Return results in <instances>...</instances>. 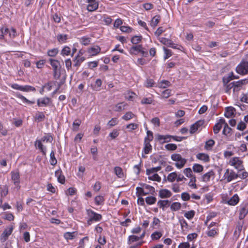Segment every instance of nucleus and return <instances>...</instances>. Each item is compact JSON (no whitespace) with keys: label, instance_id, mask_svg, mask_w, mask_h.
<instances>
[{"label":"nucleus","instance_id":"79ce46f5","mask_svg":"<svg viewBox=\"0 0 248 248\" xmlns=\"http://www.w3.org/2000/svg\"><path fill=\"white\" fill-rule=\"evenodd\" d=\"M161 169V167L160 166H158L156 167L152 168L151 169H147L146 170V174L148 175H150L152 173L154 172H156L159 171Z\"/></svg>","mask_w":248,"mask_h":248},{"label":"nucleus","instance_id":"c03bdc74","mask_svg":"<svg viewBox=\"0 0 248 248\" xmlns=\"http://www.w3.org/2000/svg\"><path fill=\"white\" fill-rule=\"evenodd\" d=\"M177 177L176 172H173L170 173L167 176V180L170 182H173Z\"/></svg>","mask_w":248,"mask_h":248},{"label":"nucleus","instance_id":"09e8293b","mask_svg":"<svg viewBox=\"0 0 248 248\" xmlns=\"http://www.w3.org/2000/svg\"><path fill=\"white\" fill-rule=\"evenodd\" d=\"M57 40L59 42L61 43H63L66 42L67 38V35L66 34H60L57 35Z\"/></svg>","mask_w":248,"mask_h":248},{"label":"nucleus","instance_id":"bf43d9fd","mask_svg":"<svg viewBox=\"0 0 248 248\" xmlns=\"http://www.w3.org/2000/svg\"><path fill=\"white\" fill-rule=\"evenodd\" d=\"M148 178L150 180L155 181L158 182H160L161 180V177L157 173H155L152 176L149 175Z\"/></svg>","mask_w":248,"mask_h":248},{"label":"nucleus","instance_id":"4d7b16f0","mask_svg":"<svg viewBox=\"0 0 248 248\" xmlns=\"http://www.w3.org/2000/svg\"><path fill=\"white\" fill-rule=\"evenodd\" d=\"M153 132L150 130H147V136L144 138V141L150 142L153 140Z\"/></svg>","mask_w":248,"mask_h":248},{"label":"nucleus","instance_id":"5fc2aeb1","mask_svg":"<svg viewBox=\"0 0 248 248\" xmlns=\"http://www.w3.org/2000/svg\"><path fill=\"white\" fill-rule=\"evenodd\" d=\"M141 36H134L131 38V42L133 44L137 45L141 41Z\"/></svg>","mask_w":248,"mask_h":248},{"label":"nucleus","instance_id":"a211bd4d","mask_svg":"<svg viewBox=\"0 0 248 248\" xmlns=\"http://www.w3.org/2000/svg\"><path fill=\"white\" fill-rule=\"evenodd\" d=\"M34 145L36 148H38L40 150L43 155H46V147L44 146L42 143V140H36L35 142Z\"/></svg>","mask_w":248,"mask_h":248},{"label":"nucleus","instance_id":"7ed1b4c3","mask_svg":"<svg viewBox=\"0 0 248 248\" xmlns=\"http://www.w3.org/2000/svg\"><path fill=\"white\" fill-rule=\"evenodd\" d=\"M87 212L90 217L87 221V223L89 225H91L92 221H99L102 218V216L101 214H98L91 209L87 210Z\"/></svg>","mask_w":248,"mask_h":248},{"label":"nucleus","instance_id":"c9c22d12","mask_svg":"<svg viewBox=\"0 0 248 248\" xmlns=\"http://www.w3.org/2000/svg\"><path fill=\"white\" fill-rule=\"evenodd\" d=\"M169 202V200H159L157 202V205L159 208H162V210L164 211L165 207L168 206Z\"/></svg>","mask_w":248,"mask_h":248},{"label":"nucleus","instance_id":"473e14b6","mask_svg":"<svg viewBox=\"0 0 248 248\" xmlns=\"http://www.w3.org/2000/svg\"><path fill=\"white\" fill-rule=\"evenodd\" d=\"M215 142L214 140L210 139L206 141L204 148L207 150H212L213 147L215 145Z\"/></svg>","mask_w":248,"mask_h":248},{"label":"nucleus","instance_id":"f3484780","mask_svg":"<svg viewBox=\"0 0 248 248\" xmlns=\"http://www.w3.org/2000/svg\"><path fill=\"white\" fill-rule=\"evenodd\" d=\"M55 176L57 178L58 181L62 184L65 183V177L62 174V170L60 169L55 172Z\"/></svg>","mask_w":248,"mask_h":248},{"label":"nucleus","instance_id":"6e6552de","mask_svg":"<svg viewBox=\"0 0 248 248\" xmlns=\"http://www.w3.org/2000/svg\"><path fill=\"white\" fill-rule=\"evenodd\" d=\"M248 213V203L241 204L239 211V219H243Z\"/></svg>","mask_w":248,"mask_h":248},{"label":"nucleus","instance_id":"7c9ffc66","mask_svg":"<svg viewBox=\"0 0 248 248\" xmlns=\"http://www.w3.org/2000/svg\"><path fill=\"white\" fill-rule=\"evenodd\" d=\"M150 142L144 141L143 152L145 154H148L152 149V146L150 143Z\"/></svg>","mask_w":248,"mask_h":248},{"label":"nucleus","instance_id":"13d9d810","mask_svg":"<svg viewBox=\"0 0 248 248\" xmlns=\"http://www.w3.org/2000/svg\"><path fill=\"white\" fill-rule=\"evenodd\" d=\"M186 160L185 158L182 159L180 161H178L175 163V166L178 169L182 168L186 163Z\"/></svg>","mask_w":248,"mask_h":248},{"label":"nucleus","instance_id":"864d4df0","mask_svg":"<svg viewBox=\"0 0 248 248\" xmlns=\"http://www.w3.org/2000/svg\"><path fill=\"white\" fill-rule=\"evenodd\" d=\"M144 188L142 187H136V190H137V196L138 197L140 196V195H147V193H145V191L144 190Z\"/></svg>","mask_w":248,"mask_h":248},{"label":"nucleus","instance_id":"412c9836","mask_svg":"<svg viewBox=\"0 0 248 248\" xmlns=\"http://www.w3.org/2000/svg\"><path fill=\"white\" fill-rule=\"evenodd\" d=\"M85 59L84 57L80 56L79 55H78L73 60L74 66L78 67L81 65V63L85 61Z\"/></svg>","mask_w":248,"mask_h":248},{"label":"nucleus","instance_id":"b1692460","mask_svg":"<svg viewBox=\"0 0 248 248\" xmlns=\"http://www.w3.org/2000/svg\"><path fill=\"white\" fill-rule=\"evenodd\" d=\"M196 157L204 162H208L210 161V158L208 155L204 153H199L196 155Z\"/></svg>","mask_w":248,"mask_h":248},{"label":"nucleus","instance_id":"49530a36","mask_svg":"<svg viewBox=\"0 0 248 248\" xmlns=\"http://www.w3.org/2000/svg\"><path fill=\"white\" fill-rule=\"evenodd\" d=\"M156 201V198L154 196H149L145 198V202L148 205L154 204Z\"/></svg>","mask_w":248,"mask_h":248},{"label":"nucleus","instance_id":"72a5a7b5","mask_svg":"<svg viewBox=\"0 0 248 248\" xmlns=\"http://www.w3.org/2000/svg\"><path fill=\"white\" fill-rule=\"evenodd\" d=\"M232 129L230 128L227 123L225 122L224 124V128L222 131L223 134L226 136H230L231 134Z\"/></svg>","mask_w":248,"mask_h":248},{"label":"nucleus","instance_id":"a878e982","mask_svg":"<svg viewBox=\"0 0 248 248\" xmlns=\"http://www.w3.org/2000/svg\"><path fill=\"white\" fill-rule=\"evenodd\" d=\"M243 225V222H238L236 225L235 230L234 232V235L238 237L239 235L240 234V233L241 232L242 227Z\"/></svg>","mask_w":248,"mask_h":248},{"label":"nucleus","instance_id":"f704fd0d","mask_svg":"<svg viewBox=\"0 0 248 248\" xmlns=\"http://www.w3.org/2000/svg\"><path fill=\"white\" fill-rule=\"evenodd\" d=\"M115 174L120 178H122L124 176V172L122 169L120 167H115L114 169Z\"/></svg>","mask_w":248,"mask_h":248},{"label":"nucleus","instance_id":"4be33fe9","mask_svg":"<svg viewBox=\"0 0 248 248\" xmlns=\"http://www.w3.org/2000/svg\"><path fill=\"white\" fill-rule=\"evenodd\" d=\"M99 3L96 0L92 3H89L87 6V9L89 12H93L97 10L98 8Z\"/></svg>","mask_w":248,"mask_h":248},{"label":"nucleus","instance_id":"dca6fc26","mask_svg":"<svg viewBox=\"0 0 248 248\" xmlns=\"http://www.w3.org/2000/svg\"><path fill=\"white\" fill-rule=\"evenodd\" d=\"M101 48L98 46L88 48L87 52L91 56H95L100 52Z\"/></svg>","mask_w":248,"mask_h":248},{"label":"nucleus","instance_id":"774afa93","mask_svg":"<svg viewBox=\"0 0 248 248\" xmlns=\"http://www.w3.org/2000/svg\"><path fill=\"white\" fill-rule=\"evenodd\" d=\"M163 50L165 52V56L164 57L165 60L168 59L172 55V52L171 50L168 49L165 47H163Z\"/></svg>","mask_w":248,"mask_h":248},{"label":"nucleus","instance_id":"ddd939ff","mask_svg":"<svg viewBox=\"0 0 248 248\" xmlns=\"http://www.w3.org/2000/svg\"><path fill=\"white\" fill-rule=\"evenodd\" d=\"M160 42L164 45H168L169 47H172L173 48H177L176 45L175 44L173 41L171 40L162 37L159 39Z\"/></svg>","mask_w":248,"mask_h":248},{"label":"nucleus","instance_id":"0eeeda50","mask_svg":"<svg viewBox=\"0 0 248 248\" xmlns=\"http://www.w3.org/2000/svg\"><path fill=\"white\" fill-rule=\"evenodd\" d=\"M52 104V100L48 97H44L37 100V106L39 107L49 106Z\"/></svg>","mask_w":248,"mask_h":248},{"label":"nucleus","instance_id":"c85d7f7f","mask_svg":"<svg viewBox=\"0 0 248 248\" xmlns=\"http://www.w3.org/2000/svg\"><path fill=\"white\" fill-rule=\"evenodd\" d=\"M49 61L50 62V65L52 67L53 70L61 68L60 62L58 60L50 59Z\"/></svg>","mask_w":248,"mask_h":248},{"label":"nucleus","instance_id":"ea45409f","mask_svg":"<svg viewBox=\"0 0 248 248\" xmlns=\"http://www.w3.org/2000/svg\"><path fill=\"white\" fill-rule=\"evenodd\" d=\"M16 96L17 98L21 99L22 100V101L24 103H28L29 104H33L34 103V101H30V100H28L25 96H24L23 95H22V94H21L19 93H17L16 94Z\"/></svg>","mask_w":248,"mask_h":248},{"label":"nucleus","instance_id":"de8ad7c7","mask_svg":"<svg viewBox=\"0 0 248 248\" xmlns=\"http://www.w3.org/2000/svg\"><path fill=\"white\" fill-rule=\"evenodd\" d=\"M57 163V161L55 157L54 151L52 150L50 154V163L51 165L54 166Z\"/></svg>","mask_w":248,"mask_h":248},{"label":"nucleus","instance_id":"e433bc0d","mask_svg":"<svg viewBox=\"0 0 248 248\" xmlns=\"http://www.w3.org/2000/svg\"><path fill=\"white\" fill-rule=\"evenodd\" d=\"M181 204L178 202H173L170 205V210L172 211H177L179 210L181 208Z\"/></svg>","mask_w":248,"mask_h":248},{"label":"nucleus","instance_id":"9b49d317","mask_svg":"<svg viewBox=\"0 0 248 248\" xmlns=\"http://www.w3.org/2000/svg\"><path fill=\"white\" fill-rule=\"evenodd\" d=\"M13 232V228L11 227L8 230L6 229L4 231L0 237V240L1 242H4L7 240L9 235H11Z\"/></svg>","mask_w":248,"mask_h":248},{"label":"nucleus","instance_id":"603ef678","mask_svg":"<svg viewBox=\"0 0 248 248\" xmlns=\"http://www.w3.org/2000/svg\"><path fill=\"white\" fill-rule=\"evenodd\" d=\"M59 50L57 48H54L47 51L48 56L52 57H55L58 53Z\"/></svg>","mask_w":248,"mask_h":248},{"label":"nucleus","instance_id":"1a4fd4ad","mask_svg":"<svg viewBox=\"0 0 248 248\" xmlns=\"http://www.w3.org/2000/svg\"><path fill=\"white\" fill-rule=\"evenodd\" d=\"M204 123L203 120H199L192 124L190 127V133L191 134L194 133L204 124Z\"/></svg>","mask_w":248,"mask_h":248},{"label":"nucleus","instance_id":"680f3d73","mask_svg":"<svg viewBox=\"0 0 248 248\" xmlns=\"http://www.w3.org/2000/svg\"><path fill=\"white\" fill-rule=\"evenodd\" d=\"M40 140H42V142H52L53 140V137L50 134H48L46 136H43Z\"/></svg>","mask_w":248,"mask_h":248},{"label":"nucleus","instance_id":"9d476101","mask_svg":"<svg viewBox=\"0 0 248 248\" xmlns=\"http://www.w3.org/2000/svg\"><path fill=\"white\" fill-rule=\"evenodd\" d=\"M225 123V120L224 118H220L219 121L215 124L213 127L214 133L215 134H217L221 130L222 125Z\"/></svg>","mask_w":248,"mask_h":248},{"label":"nucleus","instance_id":"4468645a","mask_svg":"<svg viewBox=\"0 0 248 248\" xmlns=\"http://www.w3.org/2000/svg\"><path fill=\"white\" fill-rule=\"evenodd\" d=\"M156 137L157 140L161 143L170 142L171 139V136L169 135H162L158 134Z\"/></svg>","mask_w":248,"mask_h":248},{"label":"nucleus","instance_id":"69168bd1","mask_svg":"<svg viewBox=\"0 0 248 248\" xmlns=\"http://www.w3.org/2000/svg\"><path fill=\"white\" fill-rule=\"evenodd\" d=\"M184 173L186 175V177L190 178L194 175H193L192 170L190 168H187L184 170Z\"/></svg>","mask_w":248,"mask_h":248},{"label":"nucleus","instance_id":"5701e85b","mask_svg":"<svg viewBox=\"0 0 248 248\" xmlns=\"http://www.w3.org/2000/svg\"><path fill=\"white\" fill-rule=\"evenodd\" d=\"M239 201V198L237 194H234L227 202L228 204L234 206L236 205Z\"/></svg>","mask_w":248,"mask_h":248},{"label":"nucleus","instance_id":"39448f33","mask_svg":"<svg viewBox=\"0 0 248 248\" xmlns=\"http://www.w3.org/2000/svg\"><path fill=\"white\" fill-rule=\"evenodd\" d=\"M233 73H231V75L228 76L227 77H223V82L224 84L225 87V92L226 93H230V90L233 88L234 84H233L232 82H231L228 84V83L231 80L233 79L232 77V76Z\"/></svg>","mask_w":248,"mask_h":248},{"label":"nucleus","instance_id":"aec40b11","mask_svg":"<svg viewBox=\"0 0 248 248\" xmlns=\"http://www.w3.org/2000/svg\"><path fill=\"white\" fill-rule=\"evenodd\" d=\"M171 195V192L167 189H161L159 191V196L161 198H170Z\"/></svg>","mask_w":248,"mask_h":248},{"label":"nucleus","instance_id":"338daca9","mask_svg":"<svg viewBox=\"0 0 248 248\" xmlns=\"http://www.w3.org/2000/svg\"><path fill=\"white\" fill-rule=\"evenodd\" d=\"M171 158L173 161L177 162L180 161L184 158H183L181 155L178 154H173L171 155Z\"/></svg>","mask_w":248,"mask_h":248},{"label":"nucleus","instance_id":"393cba45","mask_svg":"<svg viewBox=\"0 0 248 248\" xmlns=\"http://www.w3.org/2000/svg\"><path fill=\"white\" fill-rule=\"evenodd\" d=\"M234 108L232 107H227L225 109L224 116L227 118L232 117L234 114Z\"/></svg>","mask_w":248,"mask_h":248},{"label":"nucleus","instance_id":"a18cd8bd","mask_svg":"<svg viewBox=\"0 0 248 248\" xmlns=\"http://www.w3.org/2000/svg\"><path fill=\"white\" fill-rule=\"evenodd\" d=\"M135 115L131 111L127 112L124 115H123L122 118L125 121H128L131 119L134 118Z\"/></svg>","mask_w":248,"mask_h":248},{"label":"nucleus","instance_id":"2f4dec72","mask_svg":"<svg viewBox=\"0 0 248 248\" xmlns=\"http://www.w3.org/2000/svg\"><path fill=\"white\" fill-rule=\"evenodd\" d=\"M105 199L103 196L98 195L94 198V202L97 205H103L104 203Z\"/></svg>","mask_w":248,"mask_h":248},{"label":"nucleus","instance_id":"a19ab883","mask_svg":"<svg viewBox=\"0 0 248 248\" xmlns=\"http://www.w3.org/2000/svg\"><path fill=\"white\" fill-rule=\"evenodd\" d=\"M192 169L195 172L200 173L203 171V167L199 164H194L193 166Z\"/></svg>","mask_w":248,"mask_h":248},{"label":"nucleus","instance_id":"e2e57ef3","mask_svg":"<svg viewBox=\"0 0 248 248\" xmlns=\"http://www.w3.org/2000/svg\"><path fill=\"white\" fill-rule=\"evenodd\" d=\"M139 240V236H136L134 235H131L128 237L127 243L129 245H130L131 243H132L134 242L138 241Z\"/></svg>","mask_w":248,"mask_h":248},{"label":"nucleus","instance_id":"37998d69","mask_svg":"<svg viewBox=\"0 0 248 248\" xmlns=\"http://www.w3.org/2000/svg\"><path fill=\"white\" fill-rule=\"evenodd\" d=\"M102 83V82L100 79H97L95 82L94 85L93 86V90L96 91H100Z\"/></svg>","mask_w":248,"mask_h":248},{"label":"nucleus","instance_id":"052dcab7","mask_svg":"<svg viewBox=\"0 0 248 248\" xmlns=\"http://www.w3.org/2000/svg\"><path fill=\"white\" fill-rule=\"evenodd\" d=\"M162 236V233L160 232L156 231L151 234V237L153 240H158Z\"/></svg>","mask_w":248,"mask_h":248},{"label":"nucleus","instance_id":"423d86ee","mask_svg":"<svg viewBox=\"0 0 248 248\" xmlns=\"http://www.w3.org/2000/svg\"><path fill=\"white\" fill-rule=\"evenodd\" d=\"M11 179L14 183V185L19 188L20 183V174L18 170L12 171L11 172Z\"/></svg>","mask_w":248,"mask_h":248},{"label":"nucleus","instance_id":"bb28decb","mask_svg":"<svg viewBox=\"0 0 248 248\" xmlns=\"http://www.w3.org/2000/svg\"><path fill=\"white\" fill-rule=\"evenodd\" d=\"M45 115L43 112H38L34 116V118L35 121L37 122L43 121L45 120Z\"/></svg>","mask_w":248,"mask_h":248},{"label":"nucleus","instance_id":"3c124183","mask_svg":"<svg viewBox=\"0 0 248 248\" xmlns=\"http://www.w3.org/2000/svg\"><path fill=\"white\" fill-rule=\"evenodd\" d=\"M36 91L35 88L30 85H25L22 86V92H35Z\"/></svg>","mask_w":248,"mask_h":248},{"label":"nucleus","instance_id":"6ab92c4d","mask_svg":"<svg viewBox=\"0 0 248 248\" xmlns=\"http://www.w3.org/2000/svg\"><path fill=\"white\" fill-rule=\"evenodd\" d=\"M142 45H138L132 46L129 49V52L131 55H137L140 53L142 48Z\"/></svg>","mask_w":248,"mask_h":248},{"label":"nucleus","instance_id":"0e129e2a","mask_svg":"<svg viewBox=\"0 0 248 248\" xmlns=\"http://www.w3.org/2000/svg\"><path fill=\"white\" fill-rule=\"evenodd\" d=\"M70 48L67 46H65L62 48L61 51V55L62 56H68L69 55H70Z\"/></svg>","mask_w":248,"mask_h":248},{"label":"nucleus","instance_id":"c756f323","mask_svg":"<svg viewBox=\"0 0 248 248\" xmlns=\"http://www.w3.org/2000/svg\"><path fill=\"white\" fill-rule=\"evenodd\" d=\"M161 16L159 15H156L152 19L150 25L153 27H156L160 21Z\"/></svg>","mask_w":248,"mask_h":248},{"label":"nucleus","instance_id":"2eb2a0df","mask_svg":"<svg viewBox=\"0 0 248 248\" xmlns=\"http://www.w3.org/2000/svg\"><path fill=\"white\" fill-rule=\"evenodd\" d=\"M139 185L147 190L145 193H147V195H154L155 193V189L153 186L143 183H140Z\"/></svg>","mask_w":248,"mask_h":248},{"label":"nucleus","instance_id":"4c0bfd02","mask_svg":"<svg viewBox=\"0 0 248 248\" xmlns=\"http://www.w3.org/2000/svg\"><path fill=\"white\" fill-rule=\"evenodd\" d=\"M91 40L90 37L83 36L79 39V42L84 46H87L90 44Z\"/></svg>","mask_w":248,"mask_h":248},{"label":"nucleus","instance_id":"6e6d98bb","mask_svg":"<svg viewBox=\"0 0 248 248\" xmlns=\"http://www.w3.org/2000/svg\"><path fill=\"white\" fill-rule=\"evenodd\" d=\"M53 76L54 79L57 80L59 79L61 76V68L54 69L53 70Z\"/></svg>","mask_w":248,"mask_h":248},{"label":"nucleus","instance_id":"cd10ccee","mask_svg":"<svg viewBox=\"0 0 248 248\" xmlns=\"http://www.w3.org/2000/svg\"><path fill=\"white\" fill-rule=\"evenodd\" d=\"M127 106V104L124 102H121L118 103L115 106L114 110L115 111L119 112L125 109V107Z\"/></svg>","mask_w":248,"mask_h":248},{"label":"nucleus","instance_id":"8fccbe9b","mask_svg":"<svg viewBox=\"0 0 248 248\" xmlns=\"http://www.w3.org/2000/svg\"><path fill=\"white\" fill-rule=\"evenodd\" d=\"M190 178L191 179L188 183V186L192 188L196 189L197 186L196 184V178L195 176L194 175Z\"/></svg>","mask_w":248,"mask_h":248},{"label":"nucleus","instance_id":"f03ea898","mask_svg":"<svg viewBox=\"0 0 248 248\" xmlns=\"http://www.w3.org/2000/svg\"><path fill=\"white\" fill-rule=\"evenodd\" d=\"M243 163V161L238 157H232L229 162V164L237 170L238 172L244 170V167Z\"/></svg>","mask_w":248,"mask_h":248},{"label":"nucleus","instance_id":"58836bf2","mask_svg":"<svg viewBox=\"0 0 248 248\" xmlns=\"http://www.w3.org/2000/svg\"><path fill=\"white\" fill-rule=\"evenodd\" d=\"M209 230L206 232L207 235L209 237H214L218 234V230L217 229H208Z\"/></svg>","mask_w":248,"mask_h":248},{"label":"nucleus","instance_id":"f257e3e1","mask_svg":"<svg viewBox=\"0 0 248 248\" xmlns=\"http://www.w3.org/2000/svg\"><path fill=\"white\" fill-rule=\"evenodd\" d=\"M236 72L241 75L248 74V54L246 55L245 59H243L236 67Z\"/></svg>","mask_w":248,"mask_h":248},{"label":"nucleus","instance_id":"20e7f679","mask_svg":"<svg viewBox=\"0 0 248 248\" xmlns=\"http://www.w3.org/2000/svg\"><path fill=\"white\" fill-rule=\"evenodd\" d=\"M223 178L227 183H229L238 178V175L237 173L233 170L227 169L224 174Z\"/></svg>","mask_w":248,"mask_h":248},{"label":"nucleus","instance_id":"f8f14e48","mask_svg":"<svg viewBox=\"0 0 248 248\" xmlns=\"http://www.w3.org/2000/svg\"><path fill=\"white\" fill-rule=\"evenodd\" d=\"M215 174L214 171L213 170H211L202 176V180L204 182H208L210 180L211 178H214Z\"/></svg>","mask_w":248,"mask_h":248}]
</instances>
